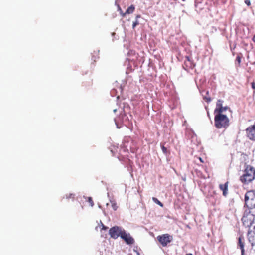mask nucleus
<instances>
[{"label": "nucleus", "mask_w": 255, "mask_h": 255, "mask_svg": "<svg viewBox=\"0 0 255 255\" xmlns=\"http://www.w3.org/2000/svg\"><path fill=\"white\" fill-rule=\"evenodd\" d=\"M255 168L251 165H246L243 174L240 177V181L244 184H248L255 179Z\"/></svg>", "instance_id": "nucleus-1"}, {"label": "nucleus", "mask_w": 255, "mask_h": 255, "mask_svg": "<svg viewBox=\"0 0 255 255\" xmlns=\"http://www.w3.org/2000/svg\"><path fill=\"white\" fill-rule=\"evenodd\" d=\"M215 114V126L217 128H227L229 125V120L227 116L222 113Z\"/></svg>", "instance_id": "nucleus-2"}, {"label": "nucleus", "mask_w": 255, "mask_h": 255, "mask_svg": "<svg viewBox=\"0 0 255 255\" xmlns=\"http://www.w3.org/2000/svg\"><path fill=\"white\" fill-rule=\"evenodd\" d=\"M241 221L245 227L249 228L252 225L255 224L254 222L255 215L252 213L250 210L246 209L244 212Z\"/></svg>", "instance_id": "nucleus-3"}, {"label": "nucleus", "mask_w": 255, "mask_h": 255, "mask_svg": "<svg viewBox=\"0 0 255 255\" xmlns=\"http://www.w3.org/2000/svg\"><path fill=\"white\" fill-rule=\"evenodd\" d=\"M245 206L248 209H252L255 208V191H249L245 195Z\"/></svg>", "instance_id": "nucleus-4"}, {"label": "nucleus", "mask_w": 255, "mask_h": 255, "mask_svg": "<svg viewBox=\"0 0 255 255\" xmlns=\"http://www.w3.org/2000/svg\"><path fill=\"white\" fill-rule=\"evenodd\" d=\"M157 240L161 243L162 246H166L168 243H170L173 238L172 237L168 234H163L157 237Z\"/></svg>", "instance_id": "nucleus-5"}, {"label": "nucleus", "mask_w": 255, "mask_h": 255, "mask_svg": "<svg viewBox=\"0 0 255 255\" xmlns=\"http://www.w3.org/2000/svg\"><path fill=\"white\" fill-rule=\"evenodd\" d=\"M123 232V230H122L121 228L118 226H114L109 230V233L111 238L116 239L119 237H121Z\"/></svg>", "instance_id": "nucleus-6"}, {"label": "nucleus", "mask_w": 255, "mask_h": 255, "mask_svg": "<svg viewBox=\"0 0 255 255\" xmlns=\"http://www.w3.org/2000/svg\"><path fill=\"white\" fill-rule=\"evenodd\" d=\"M247 137L252 141H255V121L253 125L246 129Z\"/></svg>", "instance_id": "nucleus-7"}, {"label": "nucleus", "mask_w": 255, "mask_h": 255, "mask_svg": "<svg viewBox=\"0 0 255 255\" xmlns=\"http://www.w3.org/2000/svg\"><path fill=\"white\" fill-rule=\"evenodd\" d=\"M195 65L193 62L191 60L189 56H185V59L184 60L183 68L185 70L188 71L189 69H192L194 68Z\"/></svg>", "instance_id": "nucleus-8"}, {"label": "nucleus", "mask_w": 255, "mask_h": 255, "mask_svg": "<svg viewBox=\"0 0 255 255\" xmlns=\"http://www.w3.org/2000/svg\"><path fill=\"white\" fill-rule=\"evenodd\" d=\"M248 239L251 246L253 247L255 245V225H254L253 229H250L248 232Z\"/></svg>", "instance_id": "nucleus-9"}, {"label": "nucleus", "mask_w": 255, "mask_h": 255, "mask_svg": "<svg viewBox=\"0 0 255 255\" xmlns=\"http://www.w3.org/2000/svg\"><path fill=\"white\" fill-rule=\"evenodd\" d=\"M121 238L123 239L127 244L131 245L134 242V239L129 233H127L125 230H123Z\"/></svg>", "instance_id": "nucleus-10"}, {"label": "nucleus", "mask_w": 255, "mask_h": 255, "mask_svg": "<svg viewBox=\"0 0 255 255\" xmlns=\"http://www.w3.org/2000/svg\"><path fill=\"white\" fill-rule=\"evenodd\" d=\"M244 237L242 236H240L238 238V246L240 248L241 250V255H244V246L245 243L244 241Z\"/></svg>", "instance_id": "nucleus-11"}, {"label": "nucleus", "mask_w": 255, "mask_h": 255, "mask_svg": "<svg viewBox=\"0 0 255 255\" xmlns=\"http://www.w3.org/2000/svg\"><path fill=\"white\" fill-rule=\"evenodd\" d=\"M223 100H218L216 103V107L214 110V114L222 113L221 109L222 108Z\"/></svg>", "instance_id": "nucleus-12"}, {"label": "nucleus", "mask_w": 255, "mask_h": 255, "mask_svg": "<svg viewBox=\"0 0 255 255\" xmlns=\"http://www.w3.org/2000/svg\"><path fill=\"white\" fill-rule=\"evenodd\" d=\"M128 54L129 57H131L130 60L132 61H136L138 60L139 54L136 53L135 51L131 50L128 52Z\"/></svg>", "instance_id": "nucleus-13"}, {"label": "nucleus", "mask_w": 255, "mask_h": 255, "mask_svg": "<svg viewBox=\"0 0 255 255\" xmlns=\"http://www.w3.org/2000/svg\"><path fill=\"white\" fill-rule=\"evenodd\" d=\"M219 188L223 191V195L226 197L228 194V182H227L225 184H220Z\"/></svg>", "instance_id": "nucleus-14"}, {"label": "nucleus", "mask_w": 255, "mask_h": 255, "mask_svg": "<svg viewBox=\"0 0 255 255\" xmlns=\"http://www.w3.org/2000/svg\"><path fill=\"white\" fill-rule=\"evenodd\" d=\"M135 6L133 5H131L126 11V13L129 14L132 13L135 10Z\"/></svg>", "instance_id": "nucleus-15"}, {"label": "nucleus", "mask_w": 255, "mask_h": 255, "mask_svg": "<svg viewBox=\"0 0 255 255\" xmlns=\"http://www.w3.org/2000/svg\"><path fill=\"white\" fill-rule=\"evenodd\" d=\"M152 199L154 203L158 204L160 207H163V204L157 198H156L155 197H152Z\"/></svg>", "instance_id": "nucleus-16"}, {"label": "nucleus", "mask_w": 255, "mask_h": 255, "mask_svg": "<svg viewBox=\"0 0 255 255\" xmlns=\"http://www.w3.org/2000/svg\"><path fill=\"white\" fill-rule=\"evenodd\" d=\"M75 196V194L73 193H69L68 194L65 195V196L63 198H66V199H72V200H74Z\"/></svg>", "instance_id": "nucleus-17"}, {"label": "nucleus", "mask_w": 255, "mask_h": 255, "mask_svg": "<svg viewBox=\"0 0 255 255\" xmlns=\"http://www.w3.org/2000/svg\"><path fill=\"white\" fill-rule=\"evenodd\" d=\"M111 203H112V208L114 210L116 211L118 208V206L117 205V203L114 201L112 202Z\"/></svg>", "instance_id": "nucleus-18"}, {"label": "nucleus", "mask_w": 255, "mask_h": 255, "mask_svg": "<svg viewBox=\"0 0 255 255\" xmlns=\"http://www.w3.org/2000/svg\"><path fill=\"white\" fill-rule=\"evenodd\" d=\"M88 201L90 203V204L91 206H93L94 205V202L91 197H88Z\"/></svg>", "instance_id": "nucleus-19"}, {"label": "nucleus", "mask_w": 255, "mask_h": 255, "mask_svg": "<svg viewBox=\"0 0 255 255\" xmlns=\"http://www.w3.org/2000/svg\"><path fill=\"white\" fill-rule=\"evenodd\" d=\"M161 149H162V152L166 154L167 153V149L166 147H165L164 145H161Z\"/></svg>", "instance_id": "nucleus-20"}, {"label": "nucleus", "mask_w": 255, "mask_h": 255, "mask_svg": "<svg viewBox=\"0 0 255 255\" xmlns=\"http://www.w3.org/2000/svg\"><path fill=\"white\" fill-rule=\"evenodd\" d=\"M139 24V22L137 20H136L132 23V28L134 29L137 25Z\"/></svg>", "instance_id": "nucleus-21"}, {"label": "nucleus", "mask_w": 255, "mask_h": 255, "mask_svg": "<svg viewBox=\"0 0 255 255\" xmlns=\"http://www.w3.org/2000/svg\"><path fill=\"white\" fill-rule=\"evenodd\" d=\"M236 61L238 62V64H240L241 61V57L238 55L236 57Z\"/></svg>", "instance_id": "nucleus-22"}, {"label": "nucleus", "mask_w": 255, "mask_h": 255, "mask_svg": "<svg viewBox=\"0 0 255 255\" xmlns=\"http://www.w3.org/2000/svg\"><path fill=\"white\" fill-rule=\"evenodd\" d=\"M251 86L253 89H254V92H255V82L254 81L252 82Z\"/></svg>", "instance_id": "nucleus-23"}, {"label": "nucleus", "mask_w": 255, "mask_h": 255, "mask_svg": "<svg viewBox=\"0 0 255 255\" xmlns=\"http://www.w3.org/2000/svg\"><path fill=\"white\" fill-rule=\"evenodd\" d=\"M228 107L227 106H225V107H222V108L221 109V111H222V114H223V112L225 111H226L228 109Z\"/></svg>", "instance_id": "nucleus-24"}, {"label": "nucleus", "mask_w": 255, "mask_h": 255, "mask_svg": "<svg viewBox=\"0 0 255 255\" xmlns=\"http://www.w3.org/2000/svg\"><path fill=\"white\" fill-rule=\"evenodd\" d=\"M245 3L248 6H250L251 5V2L250 0H245Z\"/></svg>", "instance_id": "nucleus-25"}, {"label": "nucleus", "mask_w": 255, "mask_h": 255, "mask_svg": "<svg viewBox=\"0 0 255 255\" xmlns=\"http://www.w3.org/2000/svg\"><path fill=\"white\" fill-rule=\"evenodd\" d=\"M204 100L207 102H210L211 100V98H208V97H205L204 98Z\"/></svg>", "instance_id": "nucleus-26"}, {"label": "nucleus", "mask_w": 255, "mask_h": 255, "mask_svg": "<svg viewBox=\"0 0 255 255\" xmlns=\"http://www.w3.org/2000/svg\"><path fill=\"white\" fill-rule=\"evenodd\" d=\"M120 14L123 17H124L126 16V15L127 14V13H126V12H123V11H121Z\"/></svg>", "instance_id": "nucleus-27"}, {"label": "nucleus", "mask_w": 255, "mask_h": 255, "mask_svg": "<svg viewBox=\"0 0 255 255\" xmlns=\"http://www.w3.org/2000/svg\"><path fill=\"white\" fill-rule=\"evenodd\" d=\"M102 230H106L108 229V227L104 226L103 224H102Z\"/></svg>", "instance_id": "nucleus-28"}, {"label": "nucleus", "mask_w": 255, "mask_h": 255, "mask_svg": "<svg viewBox=\"0 0 255 255\" xmlns=\"http://www.w3.org/2000/svg\"><path fill=\"white\" fill-rule=\"evenodd\" d=\"M252 40L254 42H255V34L253 36L252 38Z\"/></svg>", "instance_id": "nucleus-29"}, {"label": "nucleus", "mask_w": 255, "mask_h": 255, "mask_svg": "<svg viewBox=\"0 0 255 255\" xmlns=\"http://www.w3.org/2000/svg\"><path fill=\"white\" fill-rule=\"evenodd\" d=\"M140 17H141L140 15H137L136 16V20H137V19H138V18H140Z\"/></svg>", "instance_id": "nucleus-30"}, {"label": "nucleus", "mask_w": 255, "mask_h": 255, "mask_svg": "<svg viewBox=\"0 0 255 255\" xmlns=\"http://www.w3.org/2000/svg\"><path fill=\"white\" fill-rule=\"evenodd\" d=\"M118 10L119 11L120 13L121 12V11H122V10L121 9V7H120V6H118Z\"/></svg>", "instance_id": "nucleus-31"}, {"label": "nucleus", "mask_w": 255, "mask_h": 255, "mask_svg": "<svg viewBox=\"0 0 255 255\" xmlns=\"http://www.w3.org/2000/svg\"><path fill=\"white\" fill-rule=\"evenodd\" d=\"M186 255H193L191 253H189V254H187Z\"/></svg>", "instance_id": "nucleus-32"}]
</instances>
